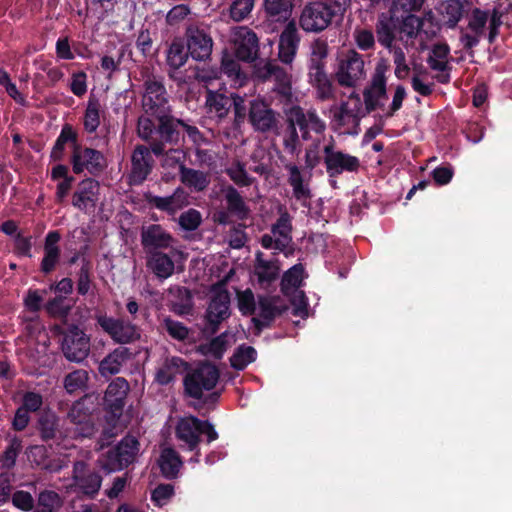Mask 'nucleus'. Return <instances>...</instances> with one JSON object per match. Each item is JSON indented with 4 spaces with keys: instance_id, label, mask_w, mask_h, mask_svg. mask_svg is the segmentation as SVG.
<instances>
[{
    "instance_id": "f257e3e1",
    "label": "nucleus",
    "mask_w": 512,
    "mask_h": 512,
    "mask_svg": "<svg viewBox=\"0 0 512 512\" xmlns=\"http://www.w3.org/2000/svg\"><path fill=\"white\" fill-rule=\"evenodd\" d=\"M69 150V163L74 174L80 175L87 171L91 176L101 175L107 168L105 155L92 147L84 146L78 131L69 123H65L50 151V161L62 162Z\"/></svg>"
},
{
    "instance_id": "f03ea898",
    "label": "nucleus",
    "mask_w": 512,
    "mask_h": 512,
    "mask_svg": "<svg viewBox=\"0 0 512 512\" xmlns=\"http://www.w3.org/2000/svg\"><path fill=\"white\" fill-rule=\"evenodd\" d=\"M143 113L137 119L136 131L141 140L152 139L153 136L170 141L178 138L177 127L180 118L173 114L169 100H162L142 106Z\"/></svg>"
},
{
    "instance_id": "7ed1b4c3",
    "label": "nucleus",
    "mask_w": 512,
    "mask_h": 512,
    "mask_svg": "<svg viewBox=\"0 0 512 512\" xmlns=\"http://www.w3.org/2000/svg\"><path fill=\"white\" fill-rule=\"evenodd\" d=\"M329 46L326 40L318 38L311 42L307 61L309 82L316 88L320 100L334 97V88L326 72Z\"/></svg>"
},
{
    "instance_id": "20e7f679",
    "label": "nucleus",
    "mask_w": 512,
    "mask_h": 512,
    "mask_svg": "<svg viewBox=\"0 0 512 512\" xmlns=\"http://www.w3.org/2000/svg\"><path fill=\"white\" fill-rule=\"evenodd\" d=\"M175 436L181 442V447H186L189 451L198 448L201 436L205 437L207 444L212 443L219 437L211 422L193 415L182 417L177 421Z\"/></svg>"
},
{
    "instance_id": "39448f33",
    "label": "nucleus",
    "mask_w": 512,
    "mask_h": 512,
    "mask_svg": "<svg viewBox=\"0 0 512 512\" xmlns=\"http://www.w3.org/2000/svg\"><path fill=\"white\" fill-rule=\"evenodd\" d=\"M143 141L147 145H136L131 154V169L127 176L130 186L142 185L153 171L155 162L152 155L159 157L165 152V145H162L161 151H156V147L160 143L159 137L153 136L152 139Z\"/></svg>"
},
{
    "instance_id": "423d86ee",
    "label": "nucleus",
    "mask_w": 512,
    "mask_h": 512,
    "mask_svg": "<svg viewBox=\"0 0 512 512\" xmlns=\"http://www.w3.org/2000/svg\"><path fill=\"white\" fill-rule=\"evenodd\" d=\"M341 17L323 0H312L304 4L299 16V26L308 33H321Z\"/></svg>"
},
{
    "instance_id": "0eeeda50",
    "label": "nucleus",
    "mask_w": 512,
    "mask_h": 512,
    "mask_svg": "<svg viewBox=\"0 0 512 512\" xmlns=\"http://www.w3.org/2000/svg\"><path fill=\"white\" fill-rule=\"evenodd\" d=\"M219 378L220 371L216 365L208 361L202 362L185 376L184 391L188 397L201 400L204 391L213 390Z\"/></svg>"
},
{
    "instance_id": "6e6552de",
    "label": "nucleus",
    "mask_w": 512,
    "mask_h": 512,
    "mask_svg": "<svg viewBox=\"0 0 512 512\" xmlns=\"http://www.w3.org/2000/svg\"><path fill=\"white\" fill-rule=\"evenodd\" d=\"M140 443L132 435H126L121 441L103 454L100 462L108 472L121 471L132 464L139 453Z\"/></svg>"
},
{
    "instance_id": "1a4fd4ad",
    "label": "nucleus",
    "mask_w": 512,
    "mask_h": 512,
    "mask_svg": "<svg viewBox=\"0 0 512 512\" xmlns=\"http://www.w3.org/2000/svg\"><path fill=\"white\" fill-rule=\"evenodd\" d=\"M96 321L101 329L108 334L115 343L121 345L131 344L141 338L140 328L130 320L99 315L96 317Z\"/></svg>"
},
{
    "instance_id": "9d476101",
    "label": "nucleus",
    "mask_w": 512,
    "mask_h": 512,
    "mask_svg": "<svg viewBox=\"0 0 512 512\" xmlns=\"http://www.w3.org/2000/svg\"><path fill=\"white\" fill-rule=\"evenodd\" d=\"M61 334V349L65 358L75 363L84 361L90 353L89 336L74 324L68 326Z\"/></svg>"
},
{
    "instance_id": "9b49d317",
    "label": "nucleus",
    "mask_w": 512,
    "mask_h": 512,
    "mask_svg": "<svg viewBox=\"0 0 512 512\" xmlns=\"http://www.w3.org/2000/svg\"><path fill=\"white\" fill-rule=\"evenodd\" d=\"M323 153V162L329 178H337L345 172L356 173L361 166L358 157L336 150L333 140L324 146Z\"/></svg>"
},
{
    "instance_id": "f8f14e48",
    "label": "nucleus",
    "mask_w": 512,
    "mask_h": 512,
    "mask_svg": "<svg viewBox=\"0 0 512 512\" xmlns=\"http://www.w3.org/2000/svg\"><path fill=\"white\" fill-rule=\"evenodd\" d=\"M248 122L255 132L275 133L279 127V113L263 100L249 102Z\"/></svg>"
},
{
    "instance_id": "ddd939ff",
    "label": "nucleus",
    "mask_w": 512,
    "mask_h": 512,
    "mask_svg": "<svg viewBox=\"0 0 512 512\" xmlns=\"http://www.w3.org/2000/svg\"><path fill=\"white\" fill-rule=\"evenodd\" d=\"M72 473L75 492L94 499L102 484L100 473L89 468L84 461H76Z\"/></svg>"
},
{
    "instance_id": "4468645a",
    "label": "nucleus",
    "mask_w": 512,
    "mask_h": 512,
    "mask_svg": "<svg viewBox=\"0 0 512 512\" xmlns=\"http://www.w3.org/2000/svg\"><path fill=\"white\" fill-rule=\"evenodd\" d=\"M259 318L253 317L252 323L257 330V334L261 333L264 328H269L272 322L278 317L286 313L289 309L279 296H258Z\"/></svg>"
},
{
    "instance_id": "2eb2a0df",
    "label": "nucleus",
    "mask_w": 512,
    "mask_h": 512,
    "mask_svg": "<svg viewBox=\"0 0 512 512\" xmlns=\"http://www.w3.org/2000/svg\"><path fill=\"white\" fill-rule=\"evenodd\" d=\"M44 404L43 396L36 391H26L21 398V404L16 409L14 417L11 421V427L16 432L24 431L30 421L31 414L36 416L42 411Z\"/></svg>"
},
{
    "instance_id": "dca6fc26",
    "label": "nucleus",
    "mask_w": 512,
    "mask_h": 512,
    "mask_svg": "<svg viewBox=\"0 0 512 512\" xmlns=\"http://www.w3.org/2000/svg\"><path fill=\"white\" fill-rule=\"evenodd\" d=\"M185 38V45L192 59L205 61L210 57L213 40L205 29L191 25L186 29Z\"/></svg>"
},
{
    "instance_id": "f3484780",
    "label": "nucleus",
    "mask_w": 512,
    "mask_h": 512,
    "mask_svg": "<svg viewBox=\"0 0 512 512\" xmlns=\"http://www.w3.org/2000/svg\"><path fill=\"white\" fill-rule=\"evenodd\" d=\"M143 196L150 208L165 212L171 216L189 204L188 193L180 186L169 196H156L150 191L145 192Z\"/></svg>"
},
{
    "instance_id": "a211bd4d",
    "label": "nucleus",
    "mask_w": 512,
    "mask_h": 512,
    "mask_svg": "<svg viewBox=\"0 0 512 512\" xmlns=\"http://www.w3.org/2000/svg\"><path fill=\"white\" fill-rule=\"evenodd\" d=\"M229 305L230 295L226 289H221L212 296L205 316L211 334H216L221 322L230 316Z\"/></svg>"
},
{
    "instance_id": "6ab92c4d",
    "label": "nucleus",
    "mask_w": 512,
    "mask_h": 512,
    "mask_svg": "<svg viewBox=\"0 0 512 512\" xmlns=\"http://www.w3.org/2000/svg\"><path fill=\"white\" fill-rule=\"evenodd\" d=\"M364 75V60L360 54L354 50L348 51L345 59L340 63L336 73L339 85L343 87H353L357 80Z\"/></svg>"
},
{
    "instance_id": "aec40b11",
    "label": "nucleus",
    "mask_w": 512,
    "mask_h": 512,
    "mask_svg": "<svg viewBox=\"0 0 512 512\" xmlns=\"http://www.w3.org/2000/svg\"><path fill=\"white\" fill-rule=\"evenodd\" d=\"M301 36L294 20L289 21L279 36L278 57L284 64H291L297 54Z\"/></svg>"
},
{
    "instance_id": "412c9836",
    "label": "nucleus",
    "mask_w": 512,
    "mask_h": 512,
    "mask_svg": "<svg viewBox=\"0 0 512 512\" xmlns=\"http://www.w3.org/2000/svg\"><path fill=\"white\" fill-rule=\"evenodd\" d=\"M173 240V236L160 224H151L141 230V244L146 254L169 248Z\"/></svg>"
},
{
    "instance_id": "4be33fe9",
    "label": "nucleus",
    "mask_w": 512,
    "mask_h": 512,
    "mask_svg": "<svg viewBox=\"0 0 512 512\" xmlns=\"http://www.w3.org/2000/svg\"><path fill=\"white\" fill-rule=\"evenodd\" d=\"M61 234L58 230L49 231L44 239L43 258L40 262L39 271L44 275L52 274L60 263L61 249L59 241Z\"/></svg>"
},
{
    "instance_id": "5701e85b",
    "label": "nucleus",
    "mask_w": 512,
    "mask_h": 512,
    "mask_svg": "<svg viewBox=\"0 0 512 512\" xmlns=\"http://www.w3.org/2000/svg\"><path fill=\"white\" fill-rule=\"evenodd\" d=\"M99 182L94 178H85L78 184V189L73 193L72 205L80 211L94 210L98 201Z\"/></svg>"
},
{
    "instance_id": "b1692460",
    "label": "nucleus",
    "mask_w": 512,
    "mask_h": 512,
    "mask_svg": "<svg viewBox=\"0 0 512 512\" xmlns=\"http://www.w3.org/2000/svg\"><path fill=\"white\" fill-rule=\"evenodd\" d=\"M488 19L489 14L487 11L481 10L480 8H474L472 10L467 28L471 30L473 34L462 32L460 36V41L463 44L464 49H473L479 44L480 38L485 33V27Z\"/></svg>"
},
{
    "instance_id": "393cba45",
    "label": "nucleus",
    "mask_w": 512,
    "mask_h": 512,
    "mask_svg": "<svg viewBox=\"0 0 512 512\" xmlns=\"http://www.w3.org/2000/svg\"><path fill=\"white\" fill-rule=\"evenodd\" d=\"M259 52V39L256 33L248 28H242L235 41V55L238 60L252 62Z\"/></svg>"
},
{
    "instance_id": "a878e982",
    "label": "nucleus",
    "mask_w": 512,
    "mask_h": 512,
    "mask_svg": "<svg viewBox=\"0 0 512 512\" xmlns=\"http://www.w3.org/2000/svg\"><path fill=\"white\" fill-rule=\"evenodd\" d=\"M35 429L43 442L56 440L60 434L59 417L55 411L45 407L36 416Z\"/></svg>"
},
{
    "instance_id": "bb28decb",
    "label": "nucleus",
    "mask_w": 512,
    "mask_h": 512,
    "mask_svg": "<svg viewBox=\"0 0 512 512\" xmlns=\"http://www.w3.org/2000/svg\"><path fill=\"white\" fill-rule=\"evenodd\" d=\"M254 273L257 276L259 285L262 288H268L279 277V260H266L263 258V253L261 251H257L254 263Z\"/></svg>"
},
{
    "instance_id": "cd10ccee",
    "label": "nucleus",
    "mask_w": 512,
    "mask_h": 512,
    "mask_svg": "<svg viewBox=\"0 0 512 512\" xmlns=\"http://www.w3.org/2000/svg\"><path fill=\"white\" fill-rule=\"evenodd\" d=\"M233 94L228 96L218 91H206L205 107L211 118L221 121L227 117L233 106Z\"/></svg>"
},
{
    "instance_id": "c85d7f7f",
    "label": "nucleus",
    "mask_w": 512,
    "mask_h": 512,
    "mask_svg": "<svg viewBox=\"0 0 512 512\" xmlns=\"http://www.w3.org/2000/svg\"><path fill=\"white\" fill-rule=\"evenodd\" d=\"M188 369V363L178 356L167 357L155 374V381L162 385L172 383L178 374H182Z\"/></svg>"
},
{
    "instance_id": "c756f323",
    "label": "nucleus",
    "mask_w": 512,
    "mask_h": 512,
    "mask_svg": "<svg viewBox=\"0 0 512 512\" xmlns=\"http://www.w3.org/2000/svg\"><path fill=\"white\" fill-rule=\"evenodd\" d=\"M132 357L129 348L119 346L105 356L99 364V372L102 376L108 377L118 374L123 364Z\"/></svg>"
},
{
    "instance_id": "7c9ffc66",
    "label": "nucleus",
    "mask_w": 512,
    "mask_h": 512,
    "mask_svg": "<svg viewBox=\"0 0 512 512\" xmlns=\"http://www.w3.org/2000/svg\"><path fill=\"white\" fill-rule=\"evenodd\" d=\"M226 209L240 221L246 220L250 215V208L239 191L232 185L224 190Z\"/></svg>"
},
{
    "instance_id": "2f4dec72",
    "label": "nucleus",
    "mask_w": 512,
    "mask_h": 512,
    "mask_svg": "<svg viewBox=\"0 0 512 512\" xmlns=\"http://www.w3.org/2000/svg\"><path fill=\"white\" fill-rule=\"evenodd\" d=\"M181 125L177 127L178 138L174 137L171 141L169 139H161L160 143L156 147V151L162 150V145L168 146V145H183L185 140V134L188 136V138L192 141L194 145L200 146L204 141V135L201 133V131L194 125H190L186 123L184 120L180 119Z\"/></svg>"
},
{
    "instance_id": "473e14b6",
    "label": "nucleus",
    "mask_w": 512,
    "mask_h": 512,
    "mask_svg": "<svg viewBox=\"0 0 512 512\" xmlns=\"http://www.w3.org/2000/svg\"><path fill=\"white\" fill-rule=\"evenodd\" d=\"M147 267L157 278L167 279L174 273L175 264L172 258L163 252L147 254Z\"/></svg>"
},
{
    "instance_id": "72a5a7b5",
    "label": "nucleus",
    "mask_w": 512,
    "mask_h": 512,
    "mask_svg": "<svg viewBox=\"0 0 512 512\" xmlns=\"http://www.w3.org/2000/svg\"><path fill=\"white\" fill-rule=\"evenodd\" d=\"M295 0H263V11L272 21L288 20L294 8Z\"/></svg>"
},
{
    "instance_id": "f704fd0d",
    "label": "nucleus",
    "mask_w": 512,
    "mask_h": 512,
    "mask_svg": "<svg viewBox=\"0 0 512 512\" xmlns=\"http://www.w3.org/2000/svg\"><path fill=\"white\" fill-rule=\"evenodd\" d=\"M158 463L162 475L170 480L177 477L180 467L183 464L179 453L171 447L164 448L161 451Z\"/></svg>"
},
{
    "instance_id": "c9c22d12",
    "label": "nucleus",
    "mask_w": 512,
    "mask_h": 512,
    "mask_svg": "<svg viewBox=\"0 0 512 512\" xmlns=\"http://www.w3.org/2000/svg\"><path fill=\"white\" fill-rule=\"evenodd\" d=\"M398 30L395 15L389 17L382 14L376 23V36L378 42L385 48L391 49L395 40V31Z\"/></svg>"
},
{
    "instance_id": "e433bc0d",
    "label": "nucleus",
    "mask_w": 512,
    "mask_h": 512,
    "mask_svg": "<svg viewBox=\"0 0 512 512\" xmlns=\"http://www.w3.org/2000/svg\"><path fill=\"white\" fill-rule=\"evenodd\" d=\"M189 56L185 40L175 37L168 47L166 63L172 70H178L185 65Z\"/></svg>"
},
{
    "instance_id": "4c0bfd02",
    "label": "nucleus",
    "mask_w": 512,
    "mask_h": 512,
    "mask_svg": "<svg viewBox=\"0 0 512 512\" xmlns=\"http://www.w3.org/2000/svg\"><path fill=\"white\" fill-rule=\"evenodd\" d=\"M144 93L141 98V106H147L153 102L169 100L166 88L164 84L155 79V77H149L144 81Z\"/></svg>"
},
{
    "instance_id": "58836bf2",
    "label": "nucleus",
    "mask_w": 512,
    "mask_h": 512,
    "mask_svg": "<svg viewBox=\"0 0 512 512\" xmlns=\"http://www.w3.org/2000/svg\"><path fill=\"white\" fill-rule=\"evenodd\" d=\"M180 181L197 192L204 191L210 183L205 172L186 167V165H181Z\"/></svg>"
},
{
    "instance_id": "ea45409f",
    "label": "nucleus",
    "mask_w": 512,
    "mask_h": 512,
    "mask_svg": "<svg viewBox=\"0 0 512 512\" xmlns=\"http://www.w3.org/2000/svg\"><path fill=\"white\" fill-rule=\"evenodd\" d=\"M289 173L288 183L292 187L293 195L297 200L311 198V191L308 185L304 184V179L299 167L289 163L285 165Z\"/></svg>"
},
{
    "instance_id": "a19ab883",
    "label": "nucleus",
    "mask_w": 512,
    "mask_h": 512,
    "mask_svg": "<svg viewBox=\"0 0 512 512\" xmlns=\"http://www.w3.org/2000/svg\"><path fill=\"white\" fill-rule=\"evenodd\" d=\"M466 0H446L442 4L441 14L448 28H455L465 12Z\"/></svg>"
},
{
    "instance_id": "79ce46f5",
    "label": "nucleus",
    "mask_w": 512,
    "mask_h": 512,
    "mask_svg": "<svg viewBox=\"0 0 512 512\" xmlns=\"http://www.w3.org/2000/svg\"><path fill=\"white\" fill-rule=\"evenodd\" d=\"M303 274L304 267L300 263L293 265L284 272L280 283V290L284 296H290L292 290H296L301 286Z\"/></svg>"
},
{
    "instance_id": "37998d69",
    "label": "nucleus",
    "mask_w": 512,
    "mask_h": 512,
    "mask_svg": "<svg viewBox=\"0 0 512 512\" xmlns=\"http://www.w3.org/2000/svg\"><path fill=\"white\" fill-rule=\"evenodd\" d=\"M257 359V351L253 346L247 344L239 345L230 357V365L238 371L244 370L249 364Z\"/></svg>"
},
{
    "instance_id": "c03bdc74",
    "label": "nucleus",
    "mask_w": 512,
    "mask_h": 512,
    "mask_svg": "<svg viewBox=\"0 0 512 512\" xmlns=\"http://www.w3.org/2000/svg\"><path fill=\"white\" fill-rule=\"evenodd\" d=\"M227 346V332H224L209 342L200 344L197 351L203 356H212L216 360H221L227 350Z\"/></svg>"
},
{
    "instance_id": "a18cd8bd",
    "label": "nucleus",
    "mask_w": 512,
    "mask_h": 512,
    "mask_svg": "<svg viewBox=\"0 0 512 512\" xmlns=\"http://www.w3.org/2000/svg\"><path fill=\"white\" fill-rule=\"evenodd\" d=\"M62 504L63 501L57 492L45 489L38 494L34 512H58Z\"/></svg>"
},
{
    "instance_id": "49530a36",
    "label": "nucleus",
    "mask_w": 512,
    "mask_h": 512,
    "mask_svg": "<svg viewBox=\"0 0 512 512\" xmlns=\"http://www.w3.org/2000/svg\"><path fill=\"white\" fill-rule=\"evenodd\" d=\"M100 110L101 104L99 99L94 96L90 97L87 102L83 120L84 130L87 133H95L100 126Z\"/></svg>"
},
{
    "instance_id": "de8ad7c7",
    "label": "nucleus",
    "mask_w": 512,
    "mask_h": 512,
    "mask_svg": "<svg viewBox=\"0 0 512 512\" xmlns=\"http://www.w3.org/2000/svg\"><path fill=\"white\" fill-rule=\"evenodd\" d=\"M395 20L399 32L404 33L409 38L417 37L424 24L422 18L410 12H404L401 15V19L395 16Z\"/></svg>"
},
{
    "instance_id": "09e8293b",
    "label": "nucleus",
    "mask_w": 512,
    "mask_h": 512,
    "mask_svg": "<svg viewBox=\"0 0 512 512\" xmlns=\"http://www.w3.org/2000/svg\"><path fill=\"white\" fill-rule=\"evenodd\" d=\"M181 145H168L165 147V152L162 153L161 166L163 169H179L181 174V165H185V153L180 148Z\"/></svg>"
},
{
    "instance_id": "8fccbe9b",
    "label": "nucleus",
    "mask_w": 512,
    "mask_h": 512,
    "mask_svg": "<svg viewBox=\"0 0 512 512\" xmlns=\"http://www.w3.org/2000/svg\"><path fill=\"white\" fill-rule=\"evenodd\" d=\"M286 129L283 135L284 150L290 155H298L301 151V141L297 129L293 125V120L286 116Z\"/></svg>"
},
{
    "instance_id": "3c124183",
    "label": "nucleus",
    "mask_w": 512,
    "mask_h": 512,
    "mask_svg": "<svg viewBox=\"0 0 512 512\" xmlns=\"http://www.w3.org/2000/svg\"><path fill=\"white\" fill-rule=\"evenodd\" d=\"M286 116L289 120H293V125L297 129L299 128L301 132V137L303 140H309L310 138V123L308 119V114H305L304 110L300 106L291 107Z\"/></svg>"
},
{
    "instance_id": "603ef678",
    "label": "nucleus",
    "mask_w": 512,
    "mask_h": 512,
    "mask_svg": "<svg viewBox=\"0 0 512 512\" xmlns=\"http://www.w3.org/2000/svg\"><path fill=\"white\" fill-rule=\"evenodd\" d=\"M77 292L81 296H85L92 283V262L89 258H82V265L77 274Z\"/></svg>"
},
{
    "instance_id": "864d4df0",
    "label": "nucleus",
    "mask_w": 512,
    "mask_h": 512,
    "mask_svg": "<svg viewBox=\"0 0 512 512\" xmlns=\"http://www.w3.org/2000/svg\"><path fill=\"white\" fill-rule=\"evenodd\" d=\"M292 218L291 215L288 213L286 209L282 210L280 209L279 218L277 221L272 225L271 232L273 235H278L279 237L291 241L292 236Z\"/></svg>"
},
{
    "instance_id": "5fc2aeb1",
    "label": "nucleus",
    "mask_w": 512,
    "mask_h": 512,
    "mask_svg": "<svg viewBox=\"0 0 512 512\" xmlns=\"http://www.w3.org/2000/svg\"><path fill=\"white\" fill-rule=\"evenodd\" d=\"M163 327L174 340L184 342L189 338L190 329L180 321L167 317L163 321Z\"/></svg>"
},
{
    "instance_id": "6e6d98bb",
    "label": "nucleus",
    "mask_w": 512,
    "mask_h": 512,
    "mask_svg": "<svg viewBox=\"0 0 512 512\" xmlns=\"http://www.w3.org/2000/svg\"><path fill=\"white\" fill-rule=\"evenodd\" d=\"M22 450V440L17 437V436H14L8 446L5 448L2 456H1V462H2V466L5 467V468H12L14 467L15 463H16V459L19 455V453L21 452Z\"/></svg>"
},
{
    "instance_id": "4d7b16f0",
    "label": "nucleus",
    "mask_w": 512,
    "mask_h": 512,
    "mask_svg": "<svg viewBox=\"0 0 512 512\" xmlns=\"http://www.w3.org/2000/svg\"><path fill=\"white\" fill-rule=\"evenodd\" d=\"M355 106V109H351L349 108L348 103H342L340 105L339 112L335 115V118L340 125L352 122L355 126H359L360 117L358 115V110L361 106L359 98H357Z\"/></svg>"
},
{
    "instance_id": "13d9d810",
    "label": "nucleus",
    "mask_w": 512,
    "mask_h": 512,
    "mask_svg": "<svg viewBox=\"0 0 512 512\" xmlns=\"http://www.w3.org/2000/svg\"><path fill=\"white\" fill-rule=\"evenodd\" d=\"M88 374L85 370H75L64 379V387L70 394L86 387Z\"/></svg>"
},
{
    "instance_id": "bf43d9fd",
    "label": "nucleus",
    "mask_w": 512,
    "mask_h": 512,
    "mask_svg": "<svg viewBox=\"0 0 512 512\" xmlns=\"http://www.w3.org/2000/svg\"><path fill=\"white\" fill-rule=\"evenodd\" d=\"M255 4V0H234L229 8L230 17L240 22L246 19L251 13Z\"/></svg>"
},
{
    "instance_id": "052dcab7",
    "label": "nucleus",
    "mask_w": 512,
    "mask_h": 512,
    "mask_svg": "<svg viewBox=\"0 0 512 512\" xmlns=\"http://www.w3.org/2000/svg\"><path fill=\"white\" fill-rule=\"evenodd\" d=\"M65 299L66 298L64 296L59 295L48 300V302L45 304L46 312L52 317H67L71 310V306L65 304Z\"/></svg>"
},
{
    "instance_id": "680f3d73",
    "label": "nucleus",
    "mask_w": 512,
    "mask_h": 512,
    "mask_svg": "<svg viewBox=\"0 0 512 512\" xmlns=\"http://www.w3.org/2000/svg\"><path fill=\"white\" fill-rule=\"evenodd\" d=\"M426 62L432 70L440 72L435 76V79L439 83L448 84L450 82V71L452 67L449 65L447 60H435L434 58H427Z\"/></svg>"
},
{
    "instance_id": "e2e57ef3",
    "label": "nucleus",
    "mask_w": 512,
    "mask_h": 512,
    "mask_svg": "<svg viewBox=\"0 0 512 512\" xmlns=\"http://www.w3.org/2000/svg\"><path fill=\"white\" fill-rule=\"evenodd\" d=\"M130 385L125 378L117 377L107 387L105 396L109 398H127Z\"/></svg>"
},
{
    "instance_id": "0e129e2a",
    "label": "nucleus",
    "mask_w": 512,
    "mask_h": 512,
    "mask_svg": "<svg viewBox=\"0 0 512 512\" xmlns=\"http://www.w3.org/2000/svg\"><path fill=\"white\" fill-rule=\"evenodd\" d=\"M12 504L25 512L31 511L35 508V500L30 492L24 490H17L11 495Z\"/></svg>"
},
{
    "instance_id": "69168bd1",
    "label": "nucleus",
    "mask_w": 512,
    "mask_h": 512,
    "mask_svg": "<svg viewBox=\"0 0 512 512\" xmlns=\"http://www.w3.org/2000/svg\"><path fill=\"white\" fill-rule=\"evenodd\" d=\"M202 222L201 213L196 209H189L179 217V225L186 231L196 230Z\"/></svg>"
},
{
    "instance_id": "338daca9",
    "label": "nucleus",
    "mask_w": 512,
    "mask_h": 512,
    "mask_svg": "<svg viewBox=\"0 0 512 512\" xmlns=\"http://www.w3.org/2000/svg\"><path fill=\"white\" fill-rule=\"evenodd\" d=\"M238 308L242 315L250 316L256 311V302L253 292L247 289L238 295Z\"/></svg>"
},
{
    "instance_id": "774afa93",
    "label": "nucleus",
    "mask_w": 512,
    "mask_h": 512,
    "mask_svg": "<svg viewBox=\"0 0 512 512\" xmlns=\"http://www.w3.org/2000/svg\"><path fill=\"white\" fill-rule=\"evenodd\" d=\"M174 495V487L171 484H159L151 493L152 502L158 506H164Z\"/></svg>"
}]
</instances>
